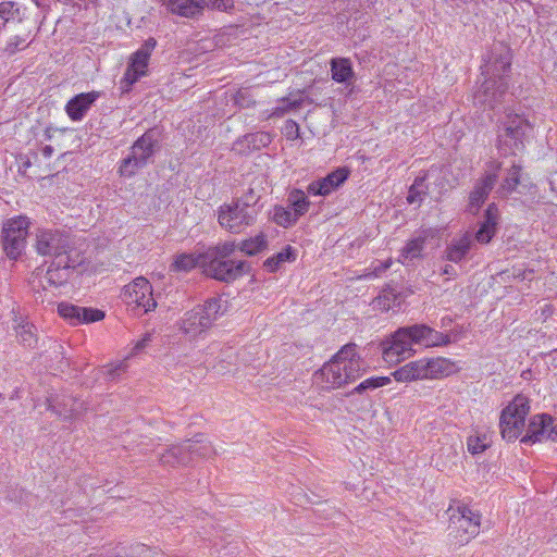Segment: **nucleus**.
<instances>
[{"label":"nucleus","instance_id":"f257e3e1","mask_svg":"<svg viewBox=\"0 0 557 557\" xmlns=\"http://www.w3.org/2000/svg\"><path fill=\"white\" fill-rule=\"evenodd\" d=\"M362 360L356 344H346L319 371L324 388H337L361 375Z\"/></svg>","mask_w":557,"mask_h":557},{"label":"nucleus","instance_id":"f03ea898","mask_svg":"<svg viewBox=\"0 0 557 557\" xmlns=\"http://www.w3.org/2000/svg\"><path fill=\"white\" fill-rule=\"evenodd\" d=\"M459 371L457 362L446 357H423L397 368L391 376L398 383L437 381Z\"/></svg>","mask_w":557,"mask_h":557},{"label":"nucleus","instance_id":"7ed1b4c3","mask_svg":"<svg viewBox=\"0 0 557 557\" xmlns=\"http://www.w3.org/2000/svg\"><path fill=\"white\" fill-rule=\"evenodd\" d=\"M233 242L210 247L203 252V272L218 281L232 282L242 276L245 272V261L232 259L235 251Z\"/></svg>","mask_w":557,"mask_h":557},{"label":"nucleus","instance_id":"20e7f679","mask_svg":"<svg viewBox=\"0 0 557 557\" xmlns=\"http://www.w3.org/2000/svg\"><path fill=\"white\" fill-rule=\"evenodd\" d=\"M222 314L221 299L210 298L186 311L177 321V327L188 341H197L207 334L214 321Z\"/></svg>","mask_w":557,"mask_h":557},{"label":"nucleus","instance_id":"39448f33","mask_svg":"<svg viewBox=\"0 0 557 557\" xmlns=\"http://www.w3.org/2000/svg\"><path fill=\"white\" fill-rule=\"evenodd\" d=\"M532 128L525 117L519 114H507L497 126V149L504 156L521 152L524 149V139Z\"/></svg>","mask_w":557,"mask_h":557},{"label":"nucleus","instance_id":"423d86ee","mask_svg":"<svg viewBox=\"0 0 557 557\" xmlns=\"http://www.w3.org/2000/svg\"><path fill=\"white\" fill-rule=\"evenodd\" d=\"M448 536L455 546H463L479 535L481 515L468 507L458 505L449 509Z\"/></svg>","mask_w":557,"mask_h":557},{"label":"nucleus","instance_id":"0eeeda50","mask_svg":"<svg viewBox=\"0 0 557 557\" xmlns=\"http://www.w3.org/2000/svg\"><path fill=\"white\" fill-rule=\"evenodd\" d=\"M33 247L42 257H49L53 261L66 264L67 258H72L73 243L69 234L57 228H38L35 233Z\"/></svg>","mask_w":557,"mask_h":557},{"label":"nucleus","instance_id":"6e6552de","mask_svg":"<svg viewBox=\"0 0 557 557\" xmlns=\"http://www.w3.org/2000/svg\"><path fill=\"white\" fill-rule=\"evenodd\" d=\"M530 408V399L522 394H518L502 410L499 429L504 440L513 442L521 436Z\"/></svg>","mask_w":557,"mask_h":557},{"label":"nucleus","instance_id":"1a4fd4ad","mask_svg":"<svg viewBox=\"0 0 557 557\" xmlns=\"http://www.w3.org/2000/svg\"><path fill=\"white\" fill-rule=\"evenodd\" d=\"M214 453L210 442L199 434L183 444L174 445L160 455V462L166 466L187 465L194 457H209Z\"/></svg>","mask_w":557,"mask_h":557},{"label":"nucleus","instance_id":"9d476101","mask_svg":"<svg viewBox=\"0 0 557 557\" xmlns=\"http://www.w3.org/2000/svg\"><path fill=\"white\" fill-rule=\"evenodd\" d=\"M157 146V132L153 129L146 132L133 144L131 153L122 160L119 168L120 175L124 177L135 175L139 169L147 165L149 159L153 156Z\"/></svg>","mask_w":557,"mask_h":557},{"label":"nucleus","instance_id":"9b49d317","mask_svg":"<svg viewBox=\"0 0 557 557\" xmlns=\"http://www.w3.org/2000/svg\"><path fill=\"white\" fill-rule=\"evenodd\" d=\"M257 213L249 201L234 200L220 207L218 220L224 230L238 234L255 222Z\"/></svg>","mask_w":557,"mask_h":557},{"label":"nucleus","instance_id":"f8f14e48","mask_svg":"<svg viewBox=\"0 0 557 557\" xmlns=\"http://www.w3.org/2000/svg\"><path fill=\"white\" fill-rule=\"evenodd\" d=\"M121 298L128 308L138 313L150 312L157 307V301L152 294V286L150 282L143 276L136 277L125 285Z\"/></svg>","mask_w":557,"mask_h":557},{"label":"nucleus","instance_id":"ddd939ff","mask_svg":"<svg viewBox=\"0 0 557 557\" xmlns=\"http://www.w3.org/2000/svg\"><path fill=\"white\" fill-rule=\"evenodd\" d=\"M29 220L26 216L9 219L2 227V246L5 255L16 260L26 247Z\"/></svg>","mask_w":557,"mask_h":557},{"label":"nucleus","instance_id":"4468645a","mask_svg":"<svg viewBox=\"0 0 557 557\" xmlns=\"http://www.w3.org/2000/svg\"><path fill=\"white\" fill-rule=\"evenodd\" d=\"M288 206L276 205L269 212L270 219L282 227H290L304 215L310 206L307 195L300 189H293L288 194Z\"/></svg>","mask_w":557,"mask_h":557},{"label":"nucleus","instance_id":"2eb2a0df","mask_svg":"<svg viewBox=\"0 0 557 557\" xmlns=\"http://www.w3.org/2000/svg\"><path fill=\"white\" fill-rule=\"evenodd\" d=\"M156 46V39L148 38L138 50L132 53L124 76L121 79L123 89L128 90L132 85L147 74L149 59Z\"/></svg>","mask_w":557,"mask_h":557},{"label":"nucleus","instance_id":"dca6fc26","mask_svg":"<svg viewBox=\"0 0 557 557\" xmlns=\"http://www.w3.org/2000/svg\"><path fill=\"white\" fill-rule=\"evenodd\" d=\"M414 354L405 327H399L382 343V357L389 364H397Z\"/></svg>","mask_w":557,"mask_h":557},{"label":"nucleus","instance_id":"f3484780","mask_svg":"<svg viewBox=\"0 0 557 557\" xmlns=\"http://www.w3.org/2000/svg\"><path fill=\"white\" fill-rule=\"evenodd\" d=\"M509 89L506 77L486 78L474 94V101L491 109L502 104Z\"/></svg>","mask_w":557,"mask_h":557},{"label":"nucleus","instance_id":"a211bd4d","mask_svg":"<svg viewBox=\"0 0 557 557\" xmlns=\"http://www.w3.org/2000/svg\"><path fill=\"white\" fill-rule=\"evenodd\" d=\"M404 327L407 331L412 346L418 345L423 348H433L446 346L450 343V336L448 334L438 332L425 324H414Z\"/></svg>","mask_w":557,"mask_h":557},{"label":"nucleus","instance_id":"6ab92c4d","mask_svg":"<svg viewBox=\"0 0 557 557\" xmlns=\"http://www.w3.org/2000/svg\"><path fill=\"white\" fill-rule=\"evenodd\" d=\"M500 170V163L493 161L488 164V172L480 180L469 196V210L475 212L484 203L490 191L494 187L498 172Z\"/></svg>","mask_w":557,"mask_h":557},{"label":"nucleus","instance_id":"aec40b11","mask_svg":"<svg viewBox=\"0 0 557 557\" xmlns=\"http://www.w3.org/2000/svg\"><path fill=\"white\" fill-rule=\"evenodd\" d=\"M59 314L72 325L101 321L104 312L99 309L79 307L69 302H60Z\"/></svg>","mask_w":557,"mask_h":557},{"label":"nucleus","instance_id":"412c9836","mask_svg":"<svg viewBox=\"0 0 557 557\" xmlns=\"http://www.w3.org/2000/svg\"><path fill=\"white\" fill-rule=\"evenodd\" d=\"M511 60L510 49L506 46H499L486 64L484 73L488 76L487 78L499 79V77H506L509 81Z\"/></svg>","mask_w":557,"mask_h":557},{"label":"nucleus","instance_id":"4be33fe9","mask_svg":"<svg viewBox=\"0 0 557 557\" xmlns=\"http://www.w3.org/2000/svg\"><path fill=\"white\" fill-rule=\"evenodd\" d=\"M553 424V418L549 414L541 413L531 418L527 434L521 438L522 443H537L549 441V429Z\"/></svg>","mask_w":557,"mask_h":557},{"label":"nucleus","instance_id":"5701e85b","mask_svg":"<svg viewBox=\"0 0 557 557\" xmlns=\"http://www.w3.org/2000/svg\"><path fill=\"white\" fill-rule=\"evenodd\" d=\"M100 97L99 91L83 92L67 101L65 111L72 121H82L92 103Z\"/></svg>","mask_w":557,"mask_h":557},{"label":"nucleus","instance_id":"b1692460","mask_svg":"<svg viewBox=\"0 0 557 557\" xmlns=\"http://www.w3.org/2000/svg\"><path fill=\"white\" fill-rule=\"evenodd\" d=\"M49 409L63 420H72L78 417L83 411L87 410L82 400L64 396L62 399H49Z\"/></svg>","mask_w":557,"mask_h":557},{"label":"nucleus","instance_id":"393cba45","mask_svg":"<svg viewBox=\"0 0 557 557\" xmlns=\"http://www.w3.org/2000/svg\"><path fill=\"white\" fill-rule=\"evenodd\" d=\"M499 211L495 203H490L485 210L484 221L475 232L474 238L480 244H488L496 234Z\"/></svg>","mask_w":557,"mask_h":557},{"label":"nucleus","instance_id":"a878e982","mask_svg":"<svg viewBox=\"0 0 557 557\" xmlns=\"http://www.w3.org/2000/svg\"><path fill=\"white\" fill-rule=\"evenodd\" d=\"M272 143V135L268 132H257L245 135L234 143L233 149L240 153L260 150Z\"/></svg>","mask_w":557,"mask_h":557},{"label":"nucleus","instance_id":"bb28decb","mask_svg":"<svg viewBox=\"0 0 557 557\" xmlns=\"http://www.w3.org/2000/svg\"><path fill=\"white\" fill-rule=\"evenodd\" d=\"M350 170L348 168H337L319 182L315 195L327 196L332 194L348 180Z\"/></svg>","mask_w":557,"mask_h":557},{"label":"nucleus","instance_id":"cd10ccee","mask_svg":"<svg viewBox=\"0 0 557 557\" xmlns=\"http://www.w3.org/2000/svg\"><path fill=\"white\" fill-rule=\"evenodd\" d=\"M76 263L77 261L72 258H67L66 264H61L60 260H52L44 280L51 286H61L67 282L70 270L74 268Z\"/></svg>","mask_w":557,"mask_h":557},{"label":"nucleus","instance_id":"c85d7f7f","mask_svg":"<svg viewBox=\"0 0 557 557\" xmlns=\"http://www.w3.org/2000/svg\"><path fill=\"white\" fill-rule=\"evenodd\" d=\"M161 4L172 14L183 17H195L200 14L198 0H160Z\"/></svg>","mask_w":557,"mask_h":557},{"label":"nucleus","instance_id":"c756f323","mask_svg":"<svg viewBox=\"0 0 557 557\" xmlns=\"http://www.w3.org/2000/svg\"><path fill=\"white\" fill-rule=\"evenodd\" d=\"M472 236L469 232L463 233L459 237H455L446 248V259L458 263L470 250Z\"/></svg>","mask_w":557,"mask_h":557},{"label":"nucleus","instance_id":"7c9ffc66","mask_svg":"<svg viewBox=\"0 0 557 557\" xmlns=\"http://www.w3.org/2000/svg\"><path fill=\"white\" fill-rule=\"evenodd\" d=\"M332 79L336 83H350L355 76L352 63L348 58H334L330 62Z\"/></svg>","mask_w":557,"mask_h":557},{"label":"nucleus","instance_id":"2f4dec72","mask_svg":"<svg viewBox=\"0 0 557 557\" xmlns=\"http://www.w3.org/2000/svg\"><path fill=\"white\" fill-rule=\"evenodd\" d=\"M203 253H180L177 255L170 265L172 272H189L196 267L203 269Z\"/></svg>","mask_w":557,"mask_h":557},{"label":"nucleus","instance_id":"473e14b6","mask_svg":"<svg viewBox=\"0 0 557 557\" xmlns=\"http://www.w3.org/2000/svg\"><path fill=\"white\" fill-rule=\"evenodd\" d=\"M26 14V8H23L16 1L0 2V20L8 22H22Z\"/></svg>","mask_w":557,"mask_h":557},{"label":"nucleus","instance_id":"72a5a7b5","mask_svg":"<svg viewBox=\"0 0 557 557\" xmlns=\"http://www.w3.org/2000/svg\"><path fill=\"white\" fill-rule=\"evenodd\" d=\"M296 251L293 247L286 246L280 252L273 255L264 261V267L270 272H275L286 262L294 261Z\"/></svg>","mask_w":557,"mask_h":557},{"label":"nucleus","instance_id":"f704fd0d","mask_svg":"<svg viewBox=\"0 0 557 557\" xmlns=\"http://www.w3.org/2000/svg\"><path fill=\"white\" fill-rule=\"evenodd\" d=\"M425 238L417 237L406 243L400 251L398 261L405 263L407 260H413L422 256L424 249Z\"/></svg>","mask_w":557,"mask_h":557},{"label":"nucleus","instance_id":"c9c22d12","mask_svg":"<svg viewBox=\"0 0 557 557\" xmlns=\"http://www.w3.org/2000/svg\"><path fill=\"white\" fill-rule=\"evenodd\" d=\"M35 35H32L30 32L25 35L11 36L5 44L3 51L8 55H13L18 51L25 50L32 44Z\"/></svg>","mask_w":557,"mask_h":557},{"label":"nucleus","instance_id":"e433bc0d","mask_svg":"<svg viewBox=\"0 0 557 557\" xmlns=\"http://www.w3.org/2000/svg\"><path fill=\"white\" fill-rule=\"evenodd\" d=\"M491 446V438L486 433L475 431L467 437V450L471 455L484 453Z\"/></svg>","mask_w":557,"mask_h":557},{"label":"nucleus","instance_id":"4c0bfd02","mask_svg":"<svg viewBox=\"0 0 557 557\" xmlns=\"http://www.w3.org/2000/svg\"><path fill=\"white\" fill-rule=\"evenodd\" d=\"M16 336L25 347H34L37 343L36 327L28 322H22L16 327Z\"/></svg>","mask_w":557,"mask_h":557},{"label":"nucleus","instance_id":"58836bf2","mask_svg":"<svg viewBox=\"0 0 557 557\" xmlns=\"http://www.w3.org/2000/svg\"><path fill=\"white\" fill-rule=\"evenodd\" d=\"M521 166L513 164L507 173L506 178L500 185V191L504 195L511 194L520 184Z\"/></svg>","mask_w":557,"mask_h":557},{"label":"nucleus","instance_id":"ea45409f","mask_svg":"<svg viewBox=\"0 0 557 557\" xmlns=\"http://www.w3.org/2000/svg\"><path fill=\"white\" fill-rule=\"evenodd\" d=\"M426 180V176H419L416 177L413 181V184L409 187L408 195H407V202L410 205H417L418 207L421 206L423 201L424 191L422 190V187L424 186V182Z\"/></svg>","mask_w":557,"mask_h":557},{"label":"nucleus","instance_id":"a19ab883","mask_svg":"<svg viewBox=\"0 0 557 557\" xmlns=\"http://www.w3.org/2000/svg\"><path fill=\"white\" fill-rule=\"evenodd\" d=\"M267 245L264 235L259 234L252 238L246 239L240 244V250L249 256L257 255Z\"/></svg>","mask_w":557,"mask_h":557},{"label":"nucleus","instance_id":"79ce46f5","mask_svg":"<svg viewBox=\"0 0 557 557\" xmlns=\"http://www.w3.org/2000/svg\"><path fill=\"white\" fill-rule=\"evenodd\" d=\"M391 383V376H371L366 380H363L361 383H359L355 388L354 392L361 394L362 392L367 389H375L377 387H383Z\"/></svg>","mask_w":557,"mask_h":557},{"label":"nucleus","instance_id":"37998d69","mask_svg":"<svg viewBox=\"0 0 557 557\" xmlns=\"http://www.w3.org/2000/svg\"><path fill=\"white\" fill-rule=\"evenodd\" d=\"M198 2L200 7V14L205 9L227 12L234 7V0H198Z\"/></svg>","mask_w":557,"mask_h":557},{"label":"nucleus","instance_id":"c03bdc74","mask_svg":"<svg viewBox=\"0 0 557 557\" xmlns=\"http://www.w3.org/2000/svg\"><path fill=\"white\" fill-rule=\"evenodd\" d=\"M397 297L393 292H384L373 300L374 308L388 311L396 306Z\"/></svg>","mask_w":557,"mask_h":557},{"label":"nucleus","instance_id":"a18cd8bd","mask_svg":"<svg viewBox=\"0 0 557 557\" xmlns=\"http://www.w3.org/2000/svg\"><path fill=\"white\" fill-rule=\"evenodd\" d=\"M127 364L125 361H117L110 364H107L102 368L103 374L108 380H115L122 373L126 371Z\"/></svg>","mask_w":557,"mask_h":557},{"label":"nucleus","instance_id":"49530a36","mask_svg":"<svg viewBox=\"0 0 557 557\" xmlns=\"http://www.w3.org/2000/svg\"><path fill=\"white\" fill-rule=\"evenodd\" d=\"M283 132L286 138L289 140H294L299 137V126L294 121H286Z\"/></svg>","mask_w":557,"mask_h":557},{"label":"nucleus","instance_id":"de8ad7c7","mask_svg":"<svg viewBox=\"0 0 557 557\" xmlns=\"http://www.w3.org/2000/svg\"><path fill=\"white\" fill-rule=\"evenodd\" d=\"M393 261L391 258H388L386 261L382 262L380 265H374L373 267V274L374 276H377L380 275L382 272L386 271L387 269L391 268Z\"/></svg>","mask_w":557,"mask_h":557},{"label":"nucleus","instance_id":"09e8293b","mask_svg":"<svg viewBox=\"0 0 557 557\" xmlns=\"http://www.w3.org/2000/svg\"><path fill=\"white\" fill-rule=\"evenodd\" d=\"M235 201H249L255 207L258 201V196L255 195L252 189H249L244 197L236 199Z\"/></svg>","mask_w":557,"mask_h":557},{"label":"nucleus","instance_id":"8fccbe9b","mask_svg":"<svg viewBox=\"0 0 557 557\" xmlns=\"http://www.w3.org/2000/svg\"><path fill=\"white\" fill-rule=\"evenodd\" d=\"M150 341V335H146L144 338H141L140 341H138L134 347V352H138L140 350H143L146 346H147V343Z\"/></svg>","mask_w":557,"mask_h":557},{"label":"nucleus","instance_id":"3c124183","mask_svg":"<svg viewBox=\"0 0 557 557\" xmlns=\"http://www.w3.org/2000/svg\"><path fill=\"white\" fill-rule=\"evenodd\" d=\"M53 151H54L53 147H52V146H49V145L45 146V147L41 149V153H42V156H44L46 159L51 158V156L53 154Z\"/></svg>","mask_w":557,"mask_h":557},{"label":"nucleus","instance_id":"603ef678","mask_svg":"<svg viewBox=\"0 0 557 557\" xmlns=\"http://www.w3.org/2000/svg\"><path fill=\"white\" fill-rule=\"evenodd\" d=\"M548 440L552 442H557V425L554 426L552 424V428L549 429Z\"/></svg>","mask_w":557,"mask_h":557},{"label":"nucleus","instance_id":"864d4df0","mask_svg":"<svg viewBox=\"0 0 557 557\" xmlns=\"http://www.w3.org/2000/svg\"><path fill=\"white\" fill-rule=\"evenodd\" d=\"M442 273L445 275H456V271L451 265H445Z\"/></svg>","mask_w":557,"mask_h":557},{"label":"nucleus","instance_id":"5fc2aeb1","mask_svg":"<svg viewBox=\"0 0 557 557\" xmlns=\"http://www.w3.org/2000/svg\"><path fill=\"white\" fill-rule=\"evenodd\" d=\"M14 398H18V392L17 391H15L13 393V395L11 396V399H14Z\"/></svg>","mask_w":557,"mask_h":557},{"label":"nucleus","instance_id":"6e6d98bb","mask_svg":"<svg viewBox=\"0 0 557 557\" xmlns=\"http://www.w3.org/2000/svg\"><path fill=\"white\" fill-rule=\"evenodd\" d=\"M38 8H41V3L39 0H32Z\"/></svg>","mask_w":557,"mask_h":557},{"label":"nucleus","instance_id":"4d7b16f0","mask_svg":"<svg viewBox=\"0 0 557 557\" xmlns=\"http://www.w3.org/2000/svg\"><path fill=\"white\" fill-rule=\"evenodd\" d=\"M307 188H308L309 193L312 191L313 190V183L309 184Z\"/></svg>","mask_w":557,"mask_h":557},{"label":"nucleus","instance_id":"13d9d810","mask_svg":"<svg viewBox=\"0 0 557 557\" xmlns=\"http://www.w3.org/2000/svg\"><path fill=\"white\" fill-rule=\"evenodd\" d=\"M285 109H286L285 107L284 108L277 107L276 111L274 113L276 114L278 110H285Z\"/></svg>","mask_w":557,"mask_h":557},{"label":"nucleus","instance_id":"bf43d9fd","mask_svg":"<svg viewBox=\"0 0 557 557\" xmlns=\"http://www.w3.org/2000/svg\"><path fill=\"white\" fill-rule=\"evenodd\" d=\"M296 104V101H293V103H288V106H295Z\"/></svg>","mask_w":557,"mask_h":557},{"label":"nucleus","instance_id":"052dcab7","mask_svg":"<svg viewBox=\"0 0 557 557\" xmlns=\"http://www.w3.org/2000/svg\"><path fill=\"white\" fill-rule=\"evenodd\" d=\"M0 398H2V395L0 394Z\"/></svg>","mask_w":557,"mask_h":557}]
</instances>
